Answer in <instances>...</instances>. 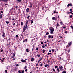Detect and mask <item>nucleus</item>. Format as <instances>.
<instances>
[{
    "mask_svg": "<svg viewBox=\"0 0 73 73\" xmlns=\"http://www.w3.org/2000/svg\"><path fill=\"white\" fill-rule=\"evenodd\" d=\"M59 68L61 71H63L64 70V68H63V67H62V66H59Z\"/></svg>",
    "mask_w": 73,
    "mask_h": 73,
    "instance_id": "nucleus-1",
    "label": "nucleus"
},
{
    "mask_svg": "<svg viewBox=\"0 0 73 73\" xmlns=\"http://www.w3.org/2000/svg\"><path fill=\"white\" fill-rule=\"evenodd\" d=\"M51 31V34H52L53 32V31H54V29L52 28V29H50Z\"/></svg>",
    "mask_w": 73,
    "mask_h": 73,
    "instance_id": "nucleus-2",
    "label": "nucleus"
},
{
    "mask_svg": "<svg viewBox=\"0 0 73 73\" xmlns=\"http://www.w3.org/2000/svg\"><path fill=\"white\" fill-rule=\"evenodd\" d=\"M16 54L15 53H14L13 54V56H12V58H14L15 56V55Z\"/></svg>",
    "mask_w": 73,
    "mask_h": 73,
    "instance_id": "nucleus-3",
    "label": "nucleus"
},
{
    "mask_svg": "<svg viewBox=\"0 0 73 73\" xmlns=\"http://www.w3.org/2000/svg\"><path fill=\"white\" fill-rule=\"evenodd\" d=\"M26 60H27V59H25V60H23V59H22L21 60V61L22 62H26Z\"/></svg>",
    "mask_w": 73,
    "mask_h": 73,
    "instance_id": "nucleus-4",
    "label": "nucleus"
},
{
    "mask_svg": "<svg viewBox=\"0 0 73 73\" xmlns=\"http://www.w3.org/2000/svg\"><path fill=\"white\" fill-rule=\"evenodd\" d=\"M5 36V33H4L2 35V37H3V38H4Z\"/></svg>",
    "mask_w": 73,
    "mask_h": 73,
    "instance_id": "nucleus-5",
    "label": "nucleus"
},
{
    "mask_svg": "<svg viewBox=\"0 0 73 73\" xmlns=\"http://www.w3.org/2000/svg\"><path fill=\"white\" fill-rule=\"evenodd\" d=\"M27 27V24H26L24 26L23 28L26 29Z\"/></svg>",
    "mask_w": 73,
    "mask_h": 73,
    "instance_id": "nucleus-6",
    "label": "nucleus"
},
{
    "mask_svg": "<svg viewBox=\"0 0 73 73\" xmlns=\"http://www.w3.org/2000/svg\"><path fill=\"white\" fill-rule=\"evenodd\" d=\"M26 11L27 12H28L29 11V9L27 8L26 9Z\"/></svg>",
    "mask_w": 73,
    "mask_h": 73,
    "instance_id": "nucleus-7",
    "label": "nucleus"
},
{
    "mask_svg": "<svg viewBox=\"0 0 73 73\" xmlns=\"http://www.w3.org/2000/svg\"><path fill=\"white\" fill-rule=\"evenodd\" d=\"M2 1H4L5 2H7V1H8V0H2Z\"/></svg>",
    "mask_w": 73,
    "mask_h": 73,
    "instance_id": "nucleus-8",
    "label": "nucleus"
},
{
    "mask_svg": "<svg viewBox=\"0 0 73 73\" xmlns=\"http://www.w3.org/2000/svg\"><path fill=\"white\" fill-rule=\"evenodd\" d=\"M25 30H26V29L23 28V32H25Z\"/></svg>",
    "mask_w": 73,
    "mask_h": 73,
    "instance_id": "nucleus-9",
    "label": "nucleus"
},
{
    "mask_svg": "<svg viewBox=\"0 0 73 73\" xmlns=\"http://www.w3.org/2000/svg\"><path fill=\"white\" fill-rule=\"evenodd\" d=\"M34 60V58H32L31 59V61H33Z\"/></svg>",
    "mask_w": 73,
    "mask_h": 73,
    "instance_id": "nucleus-10",
    "label": "nucleus"
},
{
    "mask_svg": "<svg viewBox=\"0 0 73 73\" xmlns=\"http://www.w3.org/2000/svg\"><path fill=\"white\" fill-rule=\"evenodd\" d=\"M73 17V15H71L70 16H69V17L70 18H72V17Z\"/></svg>",
    "mask_w": 73,
    "mask_h": 73,
    "instance_id": "nucleus-11",
    "label": "nucleus"
},
{
    "mask_svg": "<svg viewBox=\"0 0 73 73\" xmlns=\"http://www.w3.org/2000/svg\"><path fill=\"white\" fill-rule=\"evenodd\" d=\"M57 71L58 72H60V70H59V68H58L57 69Z\"/></svg>",
    "mask_w": 73,
    "mask_h": 73,
    "instance_id": "nucleus-12",
    "label": "nucleus"
},
{
    "mask_svg": "<svg viewBox=\"0 0 73 73\" xmlns=\"http://www.w3.org/2000/svg\"><path fill=\"white\" fill-rule=\"evenodd\" d=\"M57 27H59V26H60L59 25V24H58V22L57 23Z\"/></svg>",
    "mask_w": 73,
    "mask_h": 73,
    "instance_id": "nucleus-13",
    "label": "nucleus"
},
{
    "mask_svg": "<svg viewBox=\"0 0 73 73\" xmlns=\"http://www.w3.org/2000/svg\"><path fill=\"white\" fill-rule=\"evenodd\" d=\"M69 45L70 46V45H72V42H70L69 43Z\"/></svg>",
    "mask_w": 73,
    "mask_h": 73,
    "instance_id": "nucleus-14",
    "label": "nucleus"
},
{
    "mask_svg": "<svg viewBox=\"0 0 73 73\" xmlns=\"http://www.w3.org/2000/svg\"><path fill=\"white\" fill-rule=\"evenodd\" d=\"M42 60V58H41L40 59H39V62H40V61H41V60Z\"/></svg>",
    "mask_w": 73,
    "mask_h": 73,
    "instance_id": "nucleus-15",
    "label": "nucleus"
},
{
    "mask_svg": "<svg viewBox=\"0 0 73 73\" xmlns=\"http://www.w3.org/2000/svg\"><path fill=\"white\" fill-rule=\"evenodd\" d=\"M21 24L22 25H23L24 24L23 23V22H21Z\"/></svg>",
    "mask_w": 73,
    "mask_h": 73,
    "instance_id": "nucleus-16",
    "label": "nucleus"
},
{
    "mask_svg": "<svg viewBox=\"0 0 73 73\" xmlns=\"http://www.w3.org/2000/svg\"><path fill=\"white\" fill-rule=\"evenodd\" d=\"M52 52H54V49H52Z\"/></svg>",
    "mask_w": 73,
    "mask_h": 73,
    "instance_id": "nucleus-17",
    "label": "nucleus"
},
{
    "mask_svg": "<svg viewBox=\"0 0 73 73\" xmlns=\"http://www.w3.org/2000/svg\"><path fill=\"white\" fill-rule=\"evenodd\" d=\"M43 53H45V50L44 49L43 50Z\"/></svg>",
    "mask_w": 73,
    "mask_h": 73,
    "instance_id": "nucleus-18",
    "label": "nucleus"
},
{
    "mask_svg": "<svg viewBox=\"0 0 73 73\" xmlns=\"http://www.w3.org/2000/svg\"><path fill=\"white\" fill-rule=\"evenodd\" d=\"M33 23V20H31V24H32Z\"/></svg>",
    "mask_w": 73,
    "mask_h": 73,
    "instance_id": "nucleus-19",
    "label": "nucleus"
},
{
    "mask_svg": "<svg viewBox=\"0 0 73 73\" xmlns=\"http://www.w3.org/2000/svg\"><path fill=\"white\" fill-rule=\"evenodd\" d=\"M7 72H8V70H6L5 71V73H7Z\"/></svg>",
    "mask_w": 73,
    "mask_h": 73,
    "instance_id": "nucleus-20",
    "label": "nucleus"
},
{
    "mask_svg": "<svg viewBox=\"0 0 73 73\" xmlns=\"http://www.w3.org/2000/svg\"><path fill=\"white\" fill-rule=\"evenodd\" d=\"M52 20H55V17H52Z\"/></svg>",
    "mask_w": 73,
    "mask_h": 73,
    "instance_id": "nucleus-21",
    "label": "nucleus"
},
{
    "mask_svg": "<svg viewBox=\"0 0 73 73\" xmlns=\"http://www.w3.org/2000/svg\"><path fill=\"white\" fill-rule=\"evenodd\" d=\"M40 66H42V64H40Z\"/></svg>",
    "mask_w": 73,
    "mask_h": 73,
    "instance_id": "nucleus-22",
    "label": "nucleus"
},
{
    "mask_svg": "<svg viewBox=\"0 0 73 73\" xmlns=\"http://www.w3.org/2000/svg\"><path fill=\"white\" fill-rule=\"evenodd\" d=\"M48 66V65H47V64H46L45 65V67H47V66Z\"/></svg>",
    "mask_w": 73,
    "mask_h": 73,
    "instance_id": "nucleus-23",
    "label": "nucleus"
},
{
    "mask_svg": "<svg viewBox=\"0 0 73 73\" xmlns=\"http://www.w3.org/2000/svg\"><path fill=\"white\" fill-rule=\"evenodd\" d=\"M3 51V50H1V53Z\"/></svg>",
    "mask_w": 73,
    "mask_h": 73,
    "instance_id": "nucleus-24",
    "label": "nucleus"
},
{
    "mask_svg": "<svg viewBox=\"0 0 73 73\" xmlns=\"http://www.w3.org/2000/svg\"><path fill=\"white\" fill-rule=\"evenodd\" d=\"M58 68V66H56L55 67V68L56 69V68Z\"/></svg>",
    "mask_w": 73,
    "mask_h": 73,
    "instance_id": "nucleus-25",
    "label": "nucleus"
},
{
    "mask_svg": "<svg viewBox=\"0 0 73 73\" xmlns=\"http://www.w3.org/2000/svg\"><path fill=\"white\" fill-rule=\"evenodd\" d=\"M49 38H51V35H49L48 36Z\"/></svg>",
    "mask_w": 73,
    "mask_h": 73,
    "instance_id": "nucleus-26",
    "label": "nucleus"
},
{
    "mask_svg": "<svg viewBox=\"0 0 73 73\" xmlns=\"http://www.w3.org/2000/svg\"><path fill=\"white\" fill-rule=\"evenodd\" d=\"M6 24H8V23H9V22L6 21Z\"/></svg>",
    "mask_w": 73,
    "mask_h": 73,
    "instance_id": "nucleus-27",
    "label": "nucleus"
},
{
    "mask_svg": "<svg viewBox=\"0 0 73 73\" xmlns=\"http://www.w3.org/2000/svg\"><path fill=\"white\" fill-rule=\"evenodd\" d=\"M26 51L27 52H29V51H28V49H26Z\"/></svg>",
    "mask_w": 73,
    "mask_h": 73,
    "instance_id": "nucleus-28",
    "label": "nucleus"
},
{
    "mask_svg": "<svg viewBox=\"0 0 73 73\" xmlns=\"http://www.w3.org/2000/svg\"><path fill=\"white\" fill-rule=\"evenodd\" d=\"M17 1L18 2H20V1H21V0H17Z\"/></svg>",
    "mask_w": 73,
    "mask_h": 73,
    "instance_id": "nucleus-29",
    "label": "nucleus"
},
{
    "mask_svg": "<svg viewBox=\"0 0 73 73\" xmlns=\"http://www.w3.org/2000/svg\"><path fill=\"white\" fill-rule=\"evenodd\" d=\"M66 13L67 14H69L70 13V12H67Z\"/></svg>",
    "mask_w": 73,
    "mask_h": 73,
    "instance_id": "nucleus-30",
    "label": "nucleus"
},
{
    "mask_svg": "<svg viewBox=\"0 0 73 73\" xmlns=\"http://www.w3.org/2000/svg\"><path fill=\"white\" fill-rule=\"evenodd\" d=\"M69 6H70V4H68V5H67V7H69Z\"/></svg>",
    "mask_w": 73,
    "mask_h": 73,
    "instance_id": "nucleus-31",
    "label": "nucleus"
},
{
    "mask_svg": "<svg viewBox=\"0 0 73 73\" xmlns=\"http://www.w3.org/2000/svg\"><path fill=\"white\" fill-rule=\"evenodd\" d=\"M2 16H3L2 15H1L0 16V18H2Z\"/></svg>",
    "mask_w": 73,
    "mask_h": 73,
    "instance_id": "nucleus-32",
    "label": "nucleus"
},
{
    "mask_svg": "<svg viewBox=\"0 0 73 73\" xmlns=\"http://www.w3.org/2000/svg\"><path fill=\"white\" fill-rule=\"evenodd\" d=\"M48 55H49V54H51L52 53H48Z\"/></svg>",
    "mask_w": 73,
    "mask_h": 73,
    "instance_id": "nucleus-33",
    "label": "nucleus"
},
{
    "mask_svg": "<svg viewBox=\"0 0 73 73\" xmlns=\"http://www.w3.org/2000/svg\"><path fill=\"white\" fill-rule=\"evenodd\" d=\"M62 73H66V71H64Z\"/></svg>",
    "mask_w": 73,
    "mask_h": 73,
    "instance_id": "nucleus-34",
    "label": "nucleus"
},
{
    "mask_svg": "<svg viewBox=\"0 0 73 73\" xmlns=\"http://www.w3.org/2000/svg\"><path fill=\"white\" fill-rule=\"evenodd\" d=\"M70 11H71V12H73V11H72V9H70Z\"/></svg>",
    "mask_w": 73,
    "mask_h": 73,
    "instance_id": "nucleus-35",
    "label": "nucleus"
},
{
    "mask_svg": "<svg viewBox=\"0 0 73 73\" xmlns=\"http://www.w3.org/2000/svg\"><path fill=\"white\" fill-rule=\"evenodd\" d=\"M52 70L54 72H55V70L54 69H53V70Z\"/></svg>",
    "mask_w": 73,
    "mask_h": 73,
    "instance_id": "nucleus-36",
    "label": "nucleus"
},
{
    "mask_svg": "<svg viewBox=\"0 0 73 73\" xmlns=\"http://www.w3.org/2000/svg\"><path fill=\"white\" fill-rule=\"evenodd\" d=\"M70 27H71V28H72V29H73V26H70Z\"/></svg>",
    "mask_w": 73,
    "mask_h": 73,
    "instance_id": "nucleus-37",
    "label": "nucleus"
},
{
    "mask_svg": "<svg viewBox=\"0 0 73 73\" xmlns=\"http://www.w3.org/2000/svg\"><path fill=\"white\" fill-rule=\"evenodd\" d=\"M16 37H19V36L18 35H16Z\"/></svg>",
    "mask_w": 73,
    "mask_h": 73,
    "instance_id": "nucleus-38",
    "label": "nucleus"
},
{
    "mask_svg": "<svg viewBox=\"0 0 73 73\" xmlns=\"http://www.w3.org/2000/svg\"><path fill=\"white\" fill-rule=\"evenodd\" d=\"M29 17H30V16L29 15H28V17H27L28 19H29Z\"/></svg>",
    "mask_w": 73,
    "mask_h": 73,
    "instance_id": "nucleus-39",
    "label": "nucleus"
},
{
    "mask_svg": "<svg viewBox=\"0 0 73 73\" xmlns=\"http://www.w3.org/2000/svg\"><path fill=\"white\" fill-rule=\"evenodd\" d=\"M26 24H27H27H28V21H26Z\"/></svg>",
    "mask_w": 73,
    "mask_h": 73,
    "instance_id": "nucleus-40",
    "label": "nucleus"
},
{
    "mask_svg": "<svg viewBox=\"0 0 73 73\" xmlns=\"http://www.w3.org/2000/svg\"><path fill=\"white\" fill-rule=\"evenodd\" d=\"M48 34H49V32H47L46 33V35H48Z\"/></svg>",
    "mask_w": 73,
    "mask_h": 73,
    "instance_id": "nucleus-41",
    "label": "nucleus"
},
{
    "mask_svg": "<svg viewBox=\"0 0 73 73\" xmlns=\"http://www.w3.org/2000/svg\"><path fill=\"white\" fill-rule=\"evenodd\" d=\"M41 44H44V42H41Z\"/></svg>",
    "mask_w": 73,
    "mask_h": 73,
    "instance_id": "nucleus-42",
    "label": "nucleus"
},
{
    "mask_svg": "<svg viewBox=\"0 0 73 73\" xmlns=\"http://www.w3.org/2000/svg\"><path fill=\"white\" fill-rule=\"evenodd\" d=\"M15 8H18V6H15Z\"/></svg>",
    "mask_w": 73,
    "mask_h": 73,
    "instance_id": "nucleus-43",
    "label": "nucleus"
},
{
    "mask_svg": "<svg viewBox=\"0 0 73 73\" xmlns=\"http://www.w3.org/2000/svg\"><path fill=\"white\" fill-rule=\"evenodd\" d=\"M22 73H24V71L23 70L22 72Z\"/></svg>",
    "mask_w": 73,
    "mask_h": 73,
    "instance_id": "nucleus-44",
    "label": "nucleus"
},
{
    "mask_svg": "<svg viewBox=\"0 0 73 73\" xmlns=\"http://www.w3.org/2000/svg\"><path fill=\"white\" fill-rule=\"evenodd\" d=\"M57 17H56V18H55V20H57Z\"/></svg>",
    "mask_w": 73,
    "mask_h": 73,
    "instance_id": "nucleus-45",
    "label": "nucleus"
},
{
    "mask_svg": "<svg viewBox=\"0 0 73 73\" xmlns=\"http://www.w3.org/2000/svg\"><path fill=\"white\" fill-rule=\"evenodd\" d=\"M60 24L62 25V22H60Z\"/></svg>",
    "mask_w": 73,
    "mask_h": 73,
    "instance_id": "nucleus-46",
    "label": "nucleus"
},
{
    "mask_svg": "<svg viewBox=\"0 0 73 73\" xmlns=\"http://www.w3.org/2000/svg\"><path fill=\"white\" fill-rule=\"evenodd\" d=\"M28 71V69H26L25 70V71L26 72H27V71Z\"/></svg>",
    "mask_w": 73,
    "mask_h": 73,
    "instance_id": "nucleus-47",
    "label": "nucleus"
},
{
    "mask_svg": "<svg viewBox=\"0 0 73 73\" xmlns=\"http://www.w3.org/2000/svg\"><path fill=\"white\" fill-rule=\"evenodd\" d=\"M42 46V48H45V46Z\"/></svg>",
    "mask_w": 73,
    "mask_h": 73,
    "instance_id": "nucleus-48",
    "label": "nucleus"
},
{
    "mask_svg": "<svg viewBox=\"0 0 73 73\" xmlns=\"http://www.w3.org/2000/svg\"><path fill=\"white\" fill-rule=\"evenodd\" d=\"M16 66H19V64H17L16 65Z\"/></svg>",
    "mask_w": 73,
    "mask_h": 73,
    "instance_id": "nucleus-49",
    "label": "nucleus"
},
{
    "mask_svg": "<svg viewBox=\"0 0 73 73\" xmlns=\"http://www.w3.org/2000/svg\"><path fill=\"white\" fill-rule=\"evenodd\" d=\"M59 58V60H60L61 59V57H60Z\"/></svg>",
    "mask_w": 73,
    "mask_h": 73,
    "instance_id": "nucleus-50",
    "label": "nucleus"
},
{
    "mask_svg": "<svg viewBox=\"0 0 73 73\" xmlns=\"http://www.w3.org/2000/svg\"><path fill=\"white\" fill-rule=\"evenodd\" d=\"M65 33H68V32H67V31H66Z\"/></svg>",
    "mask_w": 73,
    "mask_h": 73,
    "instance_id": "nucleus-51",
    "label": "nucleus"
},
{
    "mask_svg": "<svg viewBox=\"0 0 73 73\" xmlns=\"http://www.w3.org/2000/svg\"><path fill=\"white\" fill-rule=\"evenodd\" d=\"M56 11H55L54 12V13H56Z\"/></svg>",
    "mask_w": 73,
    "mask_h": 73,
    "instance_id": "nucleus-52",
    "label": "nucleus"
},
{
    "mask_svg": "<svg viewBox=\"0 0 73 73\" xmlns=\"http://www.w3.org/2000/svg\"><path fill=\"white\" fill-rule=\"evenodd\" d=\"M18 72L19 73H21V72H20V70L18 71Z\"/></svg>",
    "mask_w": 73,
    "mask_h": 73,
    "instance_id": "nucleus-53",
    "label": "nucleus"
},
{
    "mask_svg": "<svg viewBox=\"0 0 73 73\" xmlns=\"http://www.w3.org/2000/svg\"><path fill=\"white\" fill-rule=\"evenodd\" d=\"M70 6H72V4H70Z\"/></svg>",
    "mask_w": 73,
    "mask_h": 73,
    "instance_id": "nucleus-54",
    "label": "nucleus"
},
{
    "mask_svg": "<svg viewBox=\"0 0 73 73\" xmlns=\"http://www.w3.org/2000/svg\"><path fill=\"white\" fill-rule=\"evenodd\" d=\"M70 13H71V14H72V15H73V13H72V12H70Z\"/></svg>",
    "mask_w": 73,
    "mask_h": 73,
    "instance_id": "nucleus-55",
    "label": "nucleus"
},
{
    "mask_svg": "<svg viewBox=\"0 0 73 73\" xmlns=\"http://www.w3.org/2000/svg\"><path fill=\"white\" fill-rule=\"evenodd\" d=\"M15 23H14V24H13V25H15Z\"/></svg>",
    "mask_w": 73,
    "mask_h": 73,
    "instance_id": "nucleus-56",
    "label": "nucleus"
},
{
    "mask_svg": "<svg viewBox=\"0 0 73 73\" xmlns=\"http://www.w3.org/2000/svg\"><path fill=\"white\" fill-rule=\"evenodd\" d=\"M58 18H59V16L58 15Z\"/></svg>",
    "mask_w": 73,
    "mask_h": 73,
    "instance_id": "nucleus-57",
    "label": "nucleus"
},
{
    "mask_svg": "<svg viewBox=\"0 0 73 73\" xmlns=\"http://www.w3.org/2000/svg\"><path fill=\"white\" fill-rule=\"evenodd\" d=\"M1 13H3V11H1Z\"/></svg>",
    "mask_w": 73,
    "mask_h": 73,
    "instance_id": "nucleus-58",
    "label": "nucleus"
},
{
    "mask_svg": "<svg viewBox=\"0 0 73 73\" xmlns=\"http://www.w3.org/2000/svg\"><path fill=\"white\" fill-rule=\"evenodd\" d=\"M25 41H28V39L25 40Z\"/></svg>",
    "mask_w": 73,
    "mask_h": 73,
    "instance_id": "nucleus-59",
    "label": "nucleus"
},
{
    "mask_svg": "<svg viewBox=\"0 0 73 73\" xmlns=\"http://www.w3.org/2000/svg\"><path fill=\"white\" fill-rule=\"evenodd\" d=\"M63 28H64V29H65V28H66V27H63Z\"/></svg>",
    "mask_w": 73,
    "mask_h": 73,
    "instance_id": "nucleus-60",
    "label": "nucleus"
},
{
    "mask_svg": "<svg viewBox=\"0 0 73 73\" xmlns=\"http://www.w3.org/2000/svg\"><path fill=\"white\" fill-rule=\"evenodd\" d=\"M12 20L13 21V20H15V19L13 18V19H12Z\"/></svg>",
    "mask_w": 73,
    "mask_h": 73,
    "instance_id": "nucleus-61",
    "label": "nucleus"
},
{
    "mask_svg": "<svg viewBox=\"0 0 73 73\" xmlns=\"http://www.w3.org/2000/svg\"><path fill=\"white\" fill-rule=\"evenodd\" d=\"M27 68V66L25 67V69H26Z\"/></svg>",
    "mask_w": 73,
    "mask_h": 73,
    "instance_id": "nucleus-62",
    "label": "nucleus"
},
{
    "mask_svg": "<svg viewBox=\"0 0 73 73\" xmlns=\"http://www.w3.org/2000/svg\"><path fill=\"white\" fill-rule=\"evenodd\" d=\"M45 46L46 47V46H47V44H45Z\"/></svg>",
    "mask_w": 73,
    "mask_h": 73,
    "instance_id": "nucleus-63",
    "label": "nucleus"
},
{
    "mask_svg": "<svg viewBox=\"0 0 73 73\" xmlns=\"http://www.w3.org/2000/svg\"><path fill=\"white\" fill-rule=\"evenodd\" d=\"M8 5V4H5V5Z\"/></svg>",
    "mask_w": 73,
    "mask_h": 73,
    "instance_id": "nucleus-64",
    "label": "nucleus"
}]
</instances>
